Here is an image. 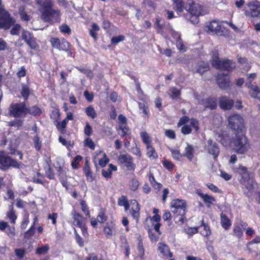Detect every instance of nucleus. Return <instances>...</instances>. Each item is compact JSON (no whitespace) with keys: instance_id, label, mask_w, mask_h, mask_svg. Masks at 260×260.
Here are the masks:
<instances>
[{"instance_id":"f257e3e1","label":"nucleus","mask_w":260,"mask_h":260,"mask_svg":"<svg viewBox=\"0 0 260 260\" xmlns=\"http://www.w3.org/2000/svg\"><path fill=\"white\" fill-rule=\"evenodd\" d=\"M37 2L41 7V18L44 21L51 23L58 21L60 12L53 8L51 0H37Z\"/></svg>"},{"instance_id":"f03ea898","label":"nucleus","mask_w":260,"mask_h":260,"mask_svg":"<svg viewBox=\"0 0 260 260\" xmlns=\"http://www.w3.org/2000/svg\"><path fill=\"white\" fill-rule=\"evenodd\" d=\"M233 150L238 154H245L250 148L247 138L242 133L237 134L231 141Z\"/></svg>"},{"instance_id":"7ed1b4c3","label":"nucleus","mask_w":260,"mask_h":260,"mask_svg":"<svg viewBox=\"0 0 260 260\" xmlns=\"http://www.w3.org/2000/svg\"><path fill=\"white\" fill-rule=\"evenodd\" d=\"M172 212L176 215L175 218L176 222H181L183 223L185 219V215L186 214V202L184 200L176 199L171 202Z\"/></svg>"},{"instance_id":"20e7f679","label":"nucleus","mask_w":260,"mask_h":260,"mask_svg":"<svg viewBox=\"0 0 260 260\" xmlns=\"http://www.w3.org/2000/svg\"><path fill=\"white\" fill-rule=\"evenodd\" d=\"M239 174L241 176V183L247 189L251 190L254 188L255 182L253 180V175L249 173L247 169L243 166H240L238 169Z\"/></svg>"},{"instance_id":"39448f33","label":"nucleus","mask_w":260,"mask_h":260,"mask_svg":"<svg viewBox=\"0 0 260 260\" xmlns=\"http://www.w3.org/2000/svg\"><path fill=\"white\" fill-rule=\"evenodd\" d=\"M21 163L6 154L4 151H0V169L3 170L8 169L10 167L19 168Z\"/></svg>"},{"instance_id":"423d86ee","label":"nucleus","mask_w":260,"mask_h":260,"mask_svg":"<svg viewBox=\"0 0 260 260\" xmlns=\"http://www.w3.org/2000/svg\"><path fill=\"white\" fill-rule=\"evenodd\" d=\"M15 22V20L10 16L9 13L0 7V29L8 30Z\"/></svg>"},{"instance_id":"0eeeda50","label":"nucleus","mask_w":260,"mask_h":260,"mask_svg":"<svg viewBox=\"0 0 260 260\" xmlns=\"http://www.w3.org/2000/svg\"><path fill=\"white\" fill-rule=\"evenodd\" d=\"M229 126L231 129L238 134H240L244 128V120L243 118L239 114H234L230 116L228 118Z\"/></svg>"},{"instance_id":"6e6552de","label":"nucleus","mask_w":260,"mask_h":260,"mask_svg":"<svg viewBox=\"0 0 260 260\" xmlns=\"http://www.w3.org/2000/svg\"><path fill=\"white\" fill-rule=\"evenodd\" d=\"M9 111L14 117H24L27 114V107L24 102L12 104Z\"/></svg>"},{"instance_id":"1a4fd4ad","label":"nucleus","mask_w":260,"mask_h":260,"mask_svg":"<svg viewBox=\"0 0 260 260\" xmlns=\"http://www.w3.org/2000/svg\"><path fill=\"white\" fill-rule=\"evenodd\" d=\"M205 30L209 34H216L218 36H223L227 31L225 27L221 26L215 20L207 24L205 26Z\"/></svg>"},{"instance_id":"9d476101","label":"nucleus","mask_w":260,"mask_h":260,"mask_svg":"<svg viewBox=\"0 0 260 260\" xmlns=\"http://www.w3.org/2000/svg\"><path fill=\"white\" fill-rule=\"evenodd\" d=\"M185 11L187 12V13H189V15L200 16L208 13L207 11L204 10L200 5L194 2L189 3Z\"/></svg>"},{"instance_id":"9b49d317","label":"nucleus","mask_w":260,"mask_h":260,"mask_svg":"<svg viewBox=\"0 0 260 260\" xmlns=\"http://www.w3.org/2000/svg\"><path fill=\"white\" fill-rule=\"evenodd\" d=\"M205 149L208 153L211 155L214 160H216L220 152V149L218 144L214 142L212 139H209L207 141L205 146Z\"/></svg>"},{"instance_id":"f8f14e48","label":"nucleus","mask_w":260,"mask_h":260,"mask_svg":"<svg viewBox=\"0 0 260 260\" xmlns=\"http://www.w3.org/2000/svg\"><path fill=\"white\" fill-rule=\"evenodd\" d=\"M118 161L120 165H124L128 170H134L135 165L133 158L128 154H120L118 157Z\"/></svg>"},{"instance_id":"ddd939ff","label":"nucleus","mask_w":260,"mask_h":260,"mask_svg":"<svg viewBox=\"0 0 260 260\" xmlns=\"http://www.w3.org/2000/svg\"><path fill=\"white\" fill-rule=\"evenodd\" d=\"M249 10L246 12V15L251 17H256L260 15V2L255 1L248 4Z\"/></svg>"},{"instance_id":"4468645a","label":"nucleus","mask_w":260,"mask_h":260,"mask_svg":"<svg viewBox=\"0 0 260 260\" xmlns=\"http://www.w3.org/2000/svg\"><path fill=\"white\" fill-rule=\"evenodd\" d=\"M217 82L219 87L222 89H227L231 85L228 75L218 73L217 75Z\"/></svg>"},{"instance_id":"2eb2a0df","label":"nucleus","mask_w":260,"mask_h":260,"mask_svg":"<svg viewBox=\"0 0 260 260\" xmlns=\"http://www.w3.org/2000/svg\"><path fill=\"white\" fill-rule=\"evenodd\" d=\"M72 215L74 219L73 224L81 229L84 235L87 234V229L84 223L83 222V217L79 213L75 211L72 212Z\"/></svg>"},{"instance_id":"dca6fc26","label":"nucleus","mask_w":260,"mask_h":260,"mask_svg":"<svg viewBox=\"0 0 260 260\" xmlns=\"http://www.w3.org/2000/svg\"><path fill=\"white\" fill-rule=\"evenodd\" d=\"M236 67L235 63L232 60L225 59L223 60H221L215 67L217 69H220L228 72L232 71Z\"/></svg>"},{"instance_id":"f3484780","label":"nucleus","mask_w":260,"mask_h":260,"mask_svg":"<svg viewBox=\"0 0 260 260\" xmlns=\"http://www.w3.org/2000/svg\"><path fill=\"white\" fill-rule=\"evenodd\" d=\"M220 107L224 110H230L234 105V101L226 96H222L219 98Z\"/></svg>"},{"instance_id":"a211bd4d","label":"nucleus","mask_w":260,"mask_h":260,"mask_svg":"<svg viewBox=\"0 0 260 260\" xmlns=\"http://www.w3.org/2000/svg\"><path fill=\"white\" fill-rule=\"evenodd\" d=\"M22 37L31 49H35L36 48L37 44L34 37L30 32L27 31H24L22 34Z\"/></svg>"},{"instance_id":"6ab92c4d","label":"nucleus","mask_w":260,"mask_h":260,"mask_svg":"<svg viewBox=\"0 0 260 260\" xmlns=\"http://www.w3.org/2000/svg\"><path fill=\"white\" fill-rule=\"evenodd\" d=\"M201 105H203L206 108L210 109H215L217 107V100L215 98L209 97L205 100H202L199 101Z\"/></svg>"},{"instance_id":"aec40b11","label":"nucleus","mask_w":260,"mask_h":260,"mask_svg":"<svg viewBox=\"0 0 260 260\" xmlns=\"http://www.w3.org/2000/svg\"><path fill=\"white\" fill-rule=\"evenodd\" d=\"M173 1L174 9L177 13L181 15L184 10H186L187 6H185L182 0H172Z\"/></svg>"},{"instance_id":"412c9836","label":"nucleus","mask_w":260,"mask_h":260,"mask_svg":"<svg viewBox=\"0 0 260 260\" xmlns=\"http://www.w3.org/2000/svg\"><path fill=\"white\" fill-rule=\"evenodd\" d=\"M158 245V250L164 256L170 257L173 256V254L170 252V249L167 244L163 243H159Z\"/></svg>"},{"instance_id":"4be33fe9","label":"nucleus","mask_w":260,"mask_h":260,"mask_svg":"<svg viewBox=\"0 0 260 260\" xmlns=\"http://www.w3.org/2000/svg\"><path fill=\"white\" fill-rule=\"evenodd\" d=\"M199 196L203 199L204 202L207 204V206L208 208H210L211 204H212L215 201L214 197L207 194L201 193L199 194Z\"/></svg>"},{"instance_id":"5701e85b","label":"nucleus","mask_w":260,"mask_h":260,"mask_svg":"<svg viewBox=\"0 0 260 260\" xmlns=\"http://www.w3.org/2000/svg\"><path fill=\"white\" fill-rule=\"evenodd\" d=\"M194 148L191 145L187 144V146L185 148V153L183 155L187 158V159L191 161L193 157Z\"/></svg>"},{"instance_id":"b1692460","label":"nucleus","mask_w":260,"mask_h":260,"mask_svg":"<svg viewBox=\"0 0 260 260\" xmlns=\"http://www.w3.org/2000/svg\"><path fill=\"white\" fill-rule=\"evenodd\" d=\"M209 70V66L208 63L205 62H201L198 63L197 66V73L200 75H202L204 72Z\"/></svg>"},{"instance_id":"393cba45","label":"nucleus","mask_w":260,"mask_h":260,"mask_svg":"<svg viewBox=\"0 0 260 260\" xmlns=\"http://www.w3.org/2000/svg\"><path fill=\"white\" fill-rule=\"evenodd\" d=\"M140 206L137 202L133 204L132 207L130 212L134 217V218L136 219L137 220H138V218L140 216Z\"/></svg>"},{"instance_id":"a878e982","label":"nucleus","mask_w":260,"mask_h":260,"mask_svg":"<svg viewBox=\"0 0 260 260\" xmlns=\"http://www.w3.org/2000/svg\"><path fill=\"white\" fill-rule=\"evenodd\" d=\"M17 146L15 145L10 143L8 147L9 154L11 155L18 154L20 159H22L23 154L21 152L16 150Z\"/></svg>"},{"instance_id":"bb28decb","label":"nucleus","mask_w":260,"mask_h":260,"mask_svg":"<svg viewBox=\"0 0 260 260\" xmlns=\"http://www.w3.org/2000/svg\"><path fill=\"white\" fill-rule=\"evenodd\" d=\"M220 218L222 226L225 230L228 229L231 225V221L227 216L223 213L221 214Z\"/></svg>"},{"instance_id":"cd10ccee","label":"nucleus","mask_w":260,"mask_h":260,"mask_svg":"<svg viewBox=\"0 0 260 260\" xmlns=\"http://www.w3.org/2000/svg\"><path fill=\"white\" fill-rule=\"evenodd\" d=\"M149 179L151 185L155 189H160L161 188L162 184L156 181L153 174L151 172L149 173Z\"/></svg>"},{"instance_id":"c85d7f7f","label":"nucleus","mask_w":260,"mask_h":260,"mask_svg":"<svg viewBox=\"0 0 260 260\" xmlns=\"http://www.w3.org/2000/svg\"><path fill=\"white\" fill-rule=\"evenodd\" d=\"M212 54V58L211 60V64L213 67L215 68L217 65L220 62L221 60L219 58V54L217 50L213 51Z\"/></svg>"},{"instance_id":"c756f323","label":"nucleus","mask_w":260,"mask_h":260,"mask_svg":"<svg viewBox=\"0 0 260 260\" xmlns=\"http://www.w3.org/2000/svg\"><path fill=\"white\" fill-rule=\"evenodd\" d=\"M137 247L138 250V255H139L141 258H142L145 253V250L143 246L142 240L140 237H138V243Z\"/></svg>"},{"instance_id":"7c9ffc66","label":"nucleus","mask_w":260,"mask_h":260,"mask_svg":"<svg viewBox=\"0 0 260 260\" xmlns=\"http://www.w3.org/2000/svg\"><path fill=\"white\" fill-rule=\"evenodd\" d=\"M41 113V109L37 106H32L30 108H27V114L36 116L40 115Z\"/></svg>"},{"instance_id":"2f4dec72","label":"nucleus","mask_w":260,"mask_h":260,"mask_svg":"<svg viewBox=\"0 0 260 260\" xmlns=\"http://www.w3.org/2000/svg\"><path fill=\"white\" fill-rule=\"evenodd\" d=\"M99 30L100 27L96 23H93L91 29L89 30V35L94 39V40L97 39L96 31H98Z\"/></svg>"},{"instance_id":"473e14b6","label":"nucleus","mask_w":260,"mask_h":260,"mask_svg":"<svg viewBox=\"0 0 260 260\" xmlns=\"http://www.w3.org/2000/svg\"><path fill=\"white\" fill-rule=\"evenodd\" d=\"M85 113L88 117L92 119L95 118L97 116L95 111L92 106H89L85 109Z\"/></svg>"},{"instance_id":"72a5a7b5","label":"nucleus","mask_w":260,"mask_h":260,"mask_svg":"<svg viewBox=\"0 0 260 260\" xmlns=\"http://www.w3.org/2000/svg\"><path fill=\"white\" fill-rule=\"evenodd\" d=\"M147 148V155L148 157L153 158H156L157 154L155 151V149L152 147L151 145L146 146Z\"/></svg>"},{"instance_id":"f704fd0d","label":"nucleus","mask_w":260,"mask_h":260,"mask_svg":"<svg viewBox=\"0 0 260 260\" xmlns=\"http://www.w3.org/2000/svg\"><path fill=\"white\" fill-rule=\"evenodd\" d=\"M141 137L142 138L143 143H145L146 145V146L151 144V140L148 134L146 132H141Z\"/></svg>"},{"instance_id":"c9c22d12","label":"nucleus","mask_w":260,"mask_h":260,"mask_svg":"<svg viewBox=\"0 0 260 260\" xmlns=\"http://www.w3.org/2000/svg\"><path fill=\"white\" fill-rule=\"evenodd\" d=\"M23 123V121L21 119H15L11 121L9 123V125L10 126H14L17 127L18 129H20Z\"/></svg>"},{"instance_id":"e433bc0d","label":"nucleus","mask_w":260,"mask_h":260,"mask_svg":"<svg viewBox=\"0 0 260 260\" xmlns=\"http://www.w3.org/2000/svg\"><path fill=\"white\" fill-rule=\"evenodd\" d=\"M139 185V181L135 178L132 179L129 183L130 189L133 191H136L138 188Z\"/></svg>"},{"instance_id":"4c0bfd02","label":"nucleus","mask_w":260,"mask_h":260,"mask_svg":"<svg viewBox=\"0 0 260 260\" xmlns=\"http://www.w3.org/2000/svg\"><path fill=\"white\" fill-rule=\"evenodd\" d=\"M199 16L194 15H189V13H187L185 18L190 20V22L193 24H198L199 22Z\"/></svg>"},{"instance_id":"58836bf2","label":"nucleus","mask_w":260,"mask_h":260,"mask_svg":"<svg viewBox=\"0 0 260 260\" xmlns=\"http://www.w3.org/2000/svg\"><path fill=\"white\" fill-rule=\"evenodd\" d=\"M7 216L9 217V218L11 220V222H12L13 223H15L17 216L15 214V211L13 210L12 206H11L10 207V211L8 212Z\"/></svg>"},{"instance_id":"ea45409f","label":"nucleus","mask_w":260,"mask_h":260,"mask_svg":"<svg viewBox=\"0 0 260 260\" xmlns=\"http://www.w3.org/2000/svg\"><path fill=\"white\" fill-rule=\"evenodd\" d=\"M257 75L256 73L248 74L247 75V82L245 85L248 87L251 86V82L256 78Z\"/></svg>"},{"instance_id":"a19ab883","label":"nucleus","mask_w":260,"mask_h":260,"mask_svg":"<svg viewBox=\"0 0 260 260\" xmlns=\"http://www.w3.org/2000/svg\"><path fill=\"white\" fill-rule=\"evenodd\" d=\"M250 87H251V91L250 92V95L253 98H256L258 96V95L260 94V91L259 88L256 86H252L251 84Z\"/></svg>"},{"instance_id":"79ce46f5","label":"nucleus","mask_w":260,"mask_h":260,"mask_svg":"<svg viewBox=\"0 0 260 260\" xmlns=\"http://www.w3.org/2000/svg\"><path fill=\"white\" fill-rule=\"evenodd\" d=\"M203 228V230H201V233L204 236H208L211 234V231L209 229V227L206 225L203 221H202V226Z\"/></svg>"},{"instance_id":"37998d69","label":"nucleus","mask_w":260,"mask_h":260,"mask_svg":"<svg viewBox=\"0 0 260 260\" xmlns=\"http://www.w3.org/2000/svg\"><path fill=\"white\" fill-rule=\"evenodd\" d=\"M70 44L68 41L63 40L61 42L60 46L58 49L63 50L65 51H68L70 49Z\"/></svg>"},{"instance_id":"c03bdc74","label":"nucleus","mask_w":260,"mask_h":260,"mask_svg":"<svg viewBox=\"0 0 260 260\" xmlns=\"http://www.w3.org/2000/svg\"><path fill=\"white\" fill-rule=\"evenodd\" d=\"M34 145L36 149L39 151L41 148V141L38 137V134H36L34 138Z\"/></svg>"},{"instance_id":"a18cd8bd","label":"nucleus","mask_w":260,"mask_h":260,"mask_svg":"<svg viewBox=\"0 0 260 260\" xmlns=\"http://www.w3.org/2000/svg\"><path fill=\"white\" fill-rule=\"evenodd\" d=\"M21 94L25 100H27L30 94V90L28 86H23L22 87Z\"/></svg>"},{"instance_id":"49530a36","label":"nucleus","mask_w":260,"mask_h":260,"mask_svg":"<svg viewBox=\"0 0 260 260\" xmlns=\"http://www.w3.org/2000/svg\"><path fill=\"white\" fill-rule=\"evenodd\" d=\"M83 171H84V172L86 176L88 178H90L91 181H92L93 180V178L92 176V174H91V172L90 169V167L88 164L87 161L86 162L85 166L83 169Z\"/></svg>"},{"instance_id":"de8ad7c7","label":"nucleus","mask_w":260,"mask_h":260,"mask_svg":"<svg viewBox=\"0 0 260 260\" xmlns=\"http://www.w3.org/2000/svg\"><path fill=\"white\" fill-rule=\"evenodd\" d=\"M117 131H120L119 132V134L121 137H124L126 135L127 132L128 131V128L126 126V125H119L117 128Z\"/></svg>"},{"instance_id":"09e8293b","label":"nucleus","mask_w":260,"mask_h":260,"mask_svg":"<svg viewBox=\"0 0 260 260\" xmlns=\"http://www.w3.org/2000/svg\"><path fill=\"white\" fill-rule=\"evenodd\" d=\"M49 246L48 245H45L42 247H38L37 249L36 253L38 254H45L49 250Z\"/></svg>"},{"instance_id":"8fccbe9b","label":"nucleus","mask_w":260,"mask_h":260,"mask_svg":"<svg viewBox=\"0 0 260 260\" xmlns=\"http://www.w3.org/2000/svg\"><path fill=\"white\" fill-rule=\"evenodd\" d=\"M13 27L10 31V33L12 35H18L19 34L21 26L20 24H13Z\"/></svg>"},{"instance_id":"3c124183","label":"nucleus","mask_w":260,"mask_h":260,"mask_svg":"<svg viewBox=\"0 0 260 260\" xmlns=\"http://www.w3.org/2000/svg\"><path fill=\"white\" fill-rule=\"evenodd\" d=\"M35 229L34 225H32L30 229L24 233V238L29 239L31 236H33L35 234Z\"/></svg>"},{"instance_id":"603ef678","label":"nucleus","mask_w":260,"mask_h":260,"mask_svg":"<svg viewBox=\"0 0 260 260\" xmlns=\"http://www.w3.org/2000/svg\"><path fill=\"white\" fill-rule=\"evenodd\" d=\"M176 46L177 48L180 50L182 51H185L186 49L184 46V45L183 44L182 41L181 40L180 36H179L178 37L177 39L176 40Z\"/></svg>"},{"instance_id":"864d4df0","label":"nucleus","mask_w":260,"mask_h":260,"mask_svg":"<svg viewBox=\"0 0 260 260\" xmlns=\"http://www.w3.org/2000/svg\"><path fill=\"white\" fill-rule=\"evenodd\" d=\"M172 156L176 160H180L182 157V155L179 150H175L172 148L170 149Z\"/></svg>"},{"instance_id":"5fc2aeb1","label":"nucleus","mask_w":260,"mask_h":260,"mask_svg":"<svg viewBox=\"0 0 260 260\" xmlns=\"http://www.w3.org/2000/svg\"><path fill=\"white\" fill-rule=\"evenodd\" d=\"M84 145L92 150H94L95 148V144L91 139L87 138L84 141Z\"/></svg>"},{"instance_id":"6e6d98bb","label":"nucleus","mask_w":260,"mask_h":260,"mask_svg":"<svg viewBox=\"0 0 260 260\" xmlns=\"http://www.w3.org/2000/svg\"><path fill=\"white\" fill-rule=\"evenodd\" d=\"M165 135L168 138L171 139H175L176 138V134L174 131L172 129H167L165 131Z\"/></svg>"},{"instance_id":"4d7b16f0","label":"nucleus","mask_w":260,"mask_h":260,"mask_svg":"<svg viewBox=\"0 0 260 260\" xmlns=\"http://www.w3.org/2000/svg\"><path fill=\"white\" fill-rule=\"evenodd\" d=\"M170 91L171 92V96L172 99L176 98L180 94V90L175 87L171 88Z\"/></svg>"},{"instance_id":"13d9d810","label":"nucleus","mask_w":260,"mask_h":260,"mask_svg":"<svg viewBox=\"0 0 260 260\" xmlns=\"http://www.w3.org/2000/svg\"><path fill=\"white\" fill-rule=\"evenodd\" d=\"M67 122L68 121L67 120V119H65L63 120L61 122H58L56 125L57 129L61 131V132L64 131L66 127Z\"/></svg>"},{"instance_id":"bf43d9fd","label":"nucleus","mask_w":260,"mask_h":260,"mask_svg":"<svg viewBox=\"0 0 260 260\" xmlns=\"http://www.w3.org/2000/svg\"><path fill=\"white\" fill-rule=\"evenodd\" d=\"M181 133L184 135H188L191 133L192 129L189 125H184L181 128Z\"/></svg>"},{"instance_id":"052dcab7","label":"nucleus","mask_w":260,"mask_h":260,"mask_svg":"<svg viewBox=\"0 0 260 260\" xmlns=\"http://www.w3.org/2000/svg\"><path fill=\"white\" fill-rule=\"evenodd\" d=\"M124 39V37L122 35H120L117 37H114L111 39V43L112 44H116L119 42L122 41Z\"/></svg>"},{"instance_id":"680f3d73","label":"nucleus","mask_w":260,"mask_h":260,"mask_svg":"<svg viewBox=\"0 0 260 260\" xmlns=\"http://www.w3.org/2000/svg\"><path fill=\"white\" fill-rule=\"evenodd\" d=\"M107 220V217L106 216L103 211H101L100 213L98 215L97 221L100 223H103Z\"/></svg>"},{"instance_id":"e2e57ef3","label":"nucleus","mask_w":260,"mask_h":260,"mask_svg":"<svg viewBox=\"0 0 260 260\" xmlns=\"http://www.w3.org/2000/svg\"><path fill=\"white\" fill-rule=\"evenodd\" d=\"M164 166L168 170H172L174 167V164L170 161L165 159L162 162Z\"/></svg>"},{"instance_id":"0e129e2a","label":"nucleus","mask_w":260,"mask_h":260,"mask_svg":"<svg viewBox=\"0 0 260 260\" xmlns=\"http://www.w3.org/2000/svg\"><path fill=\"white\" fill-rule=\"evenodd\" d=\"M84 134L88 136H90L92 134V131L91 126L87 122L86 123V125L84 127Z\"/></svg>"},{"instance_id":"69168bd1","label":"nucleus","mask_w":260,"mask_h":260,"mask_svg":"<svg viewBox=\"0 0 260 260\" xmlns=\"http://www.w3.org/2000/svg\"><path fill=\"white\" fill-rule=\"evenodd\" d=\"M47 177L50 179H53L54 178V173L53 169L48 166V170L46 171Z\"/></svg>"},{"instance_id":"338daca9","label":"nucleus","mask_w":260,"mask_h":260,"mask_svg":"<svg viewBox=\"0 0 260 260\" xmlns=\"http://www.w3.org/2000/svg\"><path fill=\"white\" fill-rule=\"evenodd\" d=\"M189 125L194 128L196 132H198L199 127V122L198 120L192 118L190 119V124Z\"/></svg>"},{"instance_id":"774afa93","label":"nucleus","mask_w":260,"mask_h":260,"mask_svg":"<svg viewBox=\"0 0 260 260\" xmlns=\"http://www.w3.org/2000/svg\"><path fill=\"white\" fill-rule=\"evenodd\" d=\"M51 43L53 47L58 49L61 42L57 38H52L51 39Z\"/></svg>"}]
</instances>
